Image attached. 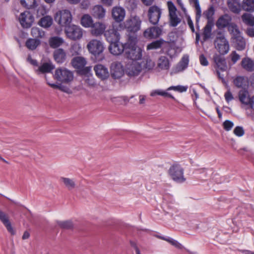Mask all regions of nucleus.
Wrapping results in <instances>:
<instances>
[{"instance_id":"46","label":"nucleus","mask_w":254,"mask_h":254,"mask_svg":"<svg viewBox=\"0 0 254 254\" xmlns=\"http://www.w3.org/2000/svg\"><path fill=\"white\" fill-rule=\"evenodd\" d=\"M31 35L35 38H43L45 35V32L38 27H33L31 30Z\"/></svg>"},{"instance_id":"1","label":"nucleus","mask_w":254,"mask_h":254,"mask_svg":"<svg viewBox=\"0 0 254 254\" xmlns=\"http://www.w3.org/2000/svg\"><path fill=\"white\" fill-rule=\"evenodd\" d=\"M137 38L135 34L129 35L126 42L125 56L128 59L137 61L142 56V50L137 46Z\"/></svg>"},{"instance_id":"30","label":"nucleus","mask_w":254,"mask_h":254,"mask_svg":"<svg viewBox=\"0 0 254 254\" xmlns=\"http://www.w3.org/2000/svg\"><path fill=\"white\" fill-rule=\"evenodd\" d=\"M86 60L82 57H76L72 59L71 64L72 66L77 69H81L86 64Z\"/></svg>"},{"instance_id":"51","label":"nucleus","mask_w":254,"mask_h":254,"mask_svg":"<svg viewBox=\"0 0 254 254\" xmlns=\"http://www.w3.org/2000/svg\"><path fill=\"white\" fill-rule=\"evenodd\" d=\"M112 101L119 104H126L129 102V99L127 97L122 96L115 97L112 99Z\"/></svg>"},{"instance_id":"55","label":"nucleus","mask_w":254,"mask_h":254,"mask_svg":"<svg viewBox=\"0 0 254 254\" xmlns=\"http://www.w3.org/2000/svg\"><path fill=\"white\" fill-rule=\"evenodd\" d=\"M233 126V123L229 120H226L223 123V127L227 131L230 130Z\"/></svg>"},{"instance_id":"21","label":"nucleus","mask_w":254,"mask_h":254,"mask_svg":"<svg viewBox=\"0 0 254 254\" xmlns=\"http://www.w3.org/2000/svg\"><path fill=\"white\" fill-rule=\"evenodd\" d=\"M104 36L110 44L120 41V36L117 30L114 27L109 29L104 32Z\"/></svg>"},{"instance_id":"22","label":"nucleus","mask_w":254,"mask_h":254,"mask_svg":"<svg viewBox=\"0 0 254 254\" xmlns=\"http://www.w3.org/2000/svg\"><path fill=\"white\" fill-rule=\"evenodd\" d=\"M94 70L96 75L101 80H105L109 76L108 68L101 64H98L94 66Z\"/></svg>"},{"instance_id":"36","label":"nucleus","mask_w":254,"mask_h":254,"mask_svg":"<svg viewBox=\"0 0 254 254\" xmlns=\"http://www.w3.org/2000/svg\"><path fill=\"white\" fill-rule=\"evenodd\" d=\"M190 3H193V6L195 9V20L196 23L197 24L199 22L200 17L201 16V10L199 5L198 0H189Z\"/></svg>"},{"instance_id":"18","label":"nucleus","mask_w":254,"mask_h":254,"mask_svg":"<svg viewBox=\"0 0 254 254\" xmlns=\"http://www.w3.org/2000/svg\"><path fill=\"white\" fill-rule=\"evenodd\" d=\"M112 16L114 20L118 23L124 20L126 16V10L122 6H114L112 10Z\"/></svg>"},{"instance_id":"31","label":"nucleus","mask_w":254,"mask_h":254,"mask_svg":"<svg viewBox=\"0 0 254 254\" xmlns=\"http://www.w3.org/2000/svg\"><path fill=\"white\" fill-rule=\"evenodd\" d=\"M141 64L142 70L149 71L155 66V63L149 57L144 58L140 63Z\"/></svg>"},{"instance_id":"12","label":"nucleus","mask_w":254,"mask_h":254,"mask_svg":"<svg viewBox=\"0 0 254 254\" xmlns=\"http://www.w3.org/2000/svg\"><path fill=\"white\" fill-rule=\"evenodd\" d=\"M161 9L156 5H153L149 7L148 11V16L150 23L152 24H157L161 15Z\"/></svg>"},{"instance_id":"34","label":"nucleus","mask_w":254,"mask_h":254,"mask_svg":"<svg viewBox=\"0 0 254 254\" xmlns=\"http://www.w3.org/2000/svg\"><path fill=\"white\" fill-rule=\"evenodd\" d=\"M60 181L68 190H73L76 187L75 181L74 179L61 177Z\"/></svg>"},{"instance_id":"33","label":"nucleus","mask_w":254,"mask_h":254,"mask_svg":"<svg viewBox=\"0 0 254 254\" xmlns=\"http://www.w3.org/2000/svg\"><path fill=\"white\" fill-rule=\"evenodd\" d=\"M64 43V40L60 37L54 36L49 40V44L52 48H57L61 46Z\"/></svg>"},{"instance_id":"8","label":"nucleus","mask_w":254,"mask_h":254,"mask_svg":"<svg viewBox=\"0 0 254 254\" xmlns=\"http://www.w3.org/2000/svg\"><path fill=\"white\" fill-rule=\"evenodd\" d=\"M141 21L137 16H131L124 22V26L127 32L134 34L140 29Z\"/></svg>"},{"instance_id":"9","label":"nucleus","mask_w":254,"mask_h":254,"mask_svg":"<svg viewBox=\"0 0 254 254\" xmlns=\"http://www.w3.org/2000/svg\"><path fill=\"white\" fill-rule=\"evenodd\" d=\"M169 174L172 179L175 182L182 183L185 181L184 176V170L178 165H174L171 166L169 170Z\"/></svg>"},{"instance_id":"50","label":"nucleus","mask_w":254,"mask_h":254,"mask_svg":"<svg viewBox=\"0 0 254 254\" xmlns=\"http://www.w3.org/2000/svg\"><path fill=\"white\" fill-rule=\"evenodd\" d=\"M162 44L163 43L161 41L156 40L148 44L147 46V50H150L159 49L161 47Z\"/></svg>"},{"instance_id":"59","label":"nucleus","mask_w":254,"mask_h":254,"mask_svg":"<svg viewBox=\"0 0 254 254\" xmlns=\"http://www.w3.org/2000/svg\"><path fill=\"white\" fill-rule=\"evenodd\" d=\"M27 61L29 62L31 64L34 66L35 67H37L38 66L37 61L36 60L33 59L30 55H29L27 58Z\"/></svg>"},{"instance_id":"63","label":"nucleus","mask_w":254,"mask_h":254,"mask_svg":"<svg viewBox=\"0 0 254 254\" xmlns=\"http://www.w3.org/2000/svg\"><path fill=\"white\" fill-rule=\"evenodd\" d=\"M187 22H188V24L189 27L190 28V29H191V31L192 32H194L195 30H194V27L193 26V23L190 17L188 18Z\"/></svg>"},{"instance_id":"17","label":"nucleus","mask_w":254,"mask_h":254,"mask_svg":"<svg viewBox=\"0 0 254 254\" xmlns=\"http://www.w3.org/2000/svg\"><path fill=\"white\" fill-rule=\"evenodd\" d=\"M54 68V65L51 62H46L41 63L37 67H34V70L37 74L40 75L41 74L50 73Z\"/></svg>"},{"instance_id":"44","label":"nucleus","mask_w":254,"mask_h":254,"mask_svg":"<svg viewBox=\"0 0 254 254\" xmlns=\"http://www.w3.org/2000/svg\"><path fill=\"white\" fill-rule=\"evenodd\" d=\"M234 42L235 43L238 50L241 51L245 49L246 42L245 39L242 36L234 39Z\"/></svg>"},{"instance_id":"23","label":"nucleus","mask_w":254,"mask_h":254,"mask_svg":"<svg viewBox=\"0 0 254 254\" xmlns=\"http://www.w3.org/2000/svg\"><path fill=\"white\" fill-rule=\"evenodd\" d=\"M0 220L6 228L7 230L12 235L15 234V232L11 225L7 215L0 209Z\"/></svg>"},{"instance_id":"52","label":"nucleus","mask_w":254,"mask_h":254,"mask_svg":"<svg viewBox=\"0 0 254 254\" xmlns=\"http://www.w3.org/2000/svg\"><path fill=\"white\" fill-rule=\"evenodd\" d=\"M57 224L59 227L63 229H70L73 226L72 223L70 221H59L57 222Z\"/></svg>"},{"instance_id":"14","label":"nucleus","mask_w":254,"mask_h":254,"mask_svg":"<svg viewBox=\"0 0 254 254\" xmlns=\"http://www.w3.org/2000/svg\"><path fill=\"white\" fill-rule=\"evenodd\" d=\"M124 69L123 65L120 62H113L111 65V74L114 79H119L124 74Z\"/></svg>"},{"instance_id":"47","label":"nucleus","mask_w":254,"mask_h":254,"mask_svg":"<svg viewBox=\"0 0 254 254\" xmlns=\"http://www.w3.org/2000/svg\"><path fill=\"white\" fill-rule=\"evenodd\" d=\"M21 4L28 9L34 8L36 5L35 0H20Z\"/></svg>"},{"instance_id":"7","label":"nucleus","mask_w":254,"mask_h":254,"mask_svg":"<svg viewBox=\"0 0 254 254\" xmlns=\"http://www.w3.org/2000/svg\"><path fill=\"white\" fill-rule=\"evenodd\" d=\"M188 87L186 86L182 85H177V86H172L169 87L167 89L166 91H164L161 89H157L153 90L150 93L151 96H155L156 95H160L163 97H169L173 99H175L174 97L172 95L169 93L167 92V91L169 90H174L175 91H177L179 92H186L187 90Z\"/></svg>"},{"instance_id":"19","label":"nucleus","mask_w":254,"mask_h":254,"mask_svg":"<svg viewBox=\"0 0 254 254\" xmlns=\"http://www.w3.org/2000/svg\"><path fill=\"white\" fill-rule=\"evenodd\" d=\"M162 30L158 27H150L147 28L143 33L144 37L149 39H156L162 34Z\"/></svg>"},{"instance_id":"20","label":"nucleus","mask_w":254,"mask_h":254,"mask_svg":"<svg viewBox=\"0 0 254 254\" xmlns=\"http://www.w3.org/2000/svg\"><path fill=\"white\" fill-rule=\"evenodd\" d=\"M126 47V43L123 44L118 41L111 43L109 49L111 54L117 56L122 54L124 52L125 53Z\"/></svg>"},{"instance_id":"10","label":"nucleus","mask_w":254,"mask_h":254,"mask_svg":"<svg viewBox=\"0 0 254 254\" xmlns=\"http://www.w3.org/2000/svg\"><path fill=\"white\" fill-rule=\"evenodd\" d=\"M67 37L72 40L81 39L83 35V31L79 26L71 25L67 26L65 29Z\"/></svg>"},{"instance_id":"2","label":"nucleus","mask_w":254,"mask_h":254,"mask_svg":"<svg viewBox=\"0 0 254 254\" xmlns=\"http://www.w3.org/2000/svg\"><path fill=\"white\" fill-rule=\"evenodd\" d=\"M215 64V69L218 78L224 83L225 76L227 75V65L224 57L221 55L215 54L213 56Z\"/></svg>"},{"instance_id":"27","label":"nucleus","mask_w":254,"mask_h":254,"mask_svg":"<svg viewBox=\"0 0 254 254\" xmlns=\"http://www.w3.org/2000/svg\"><path fill=\"white\" fill-rule=\"evenodd\" d=\"M231 21V17L228 14H224L220 17L217 20L216 25L219 29L229 26Z\"/></svg>"},{"instance_id":"61","label":"nucleus","mask_w":254,"mask_h":254,"mask_svg":"<svg viewBox=\"0 0 254 254\" xmlns=\"http://www.w3.org/2000/svg\"><path fill=\"white\" fill-rule=\"evenodd\" d=\"M146 99V96L140 94L139 95V105H144Z\"/></svg>"},{"instance_id":"38","label":"nucleus","mask_w":254,"mask_h":254,"mask_svg":"<svg viewBox=\"0 0 254 254\" xmlns=\"http://www.w3.org/2000/svg\"><path fill=\"white\" fill-rule=\"evenodd\" d=\"M213 25V21H207L206 25L204 27V30L203 32L204 40H206L210 37Z\"/></svg>"},{"instance_id":"64","label":"nucleus","mask_w":254,"mask_h":254,"mask_svg":"<svg viewBox=\"0 0 254 254\" xmlns=\"http://www.w3.org/2000/svg\"><path fill=\"white\" fill-rule=\"evenodd\" d=\"M248 81H249V85L250 84V85L254 87V73L252 74L249 78H248Z\"/></svg>"},{"instance_id":"48","label":"nucleus","mask_w":254,"mask_h":254,"mask_svg":"<svg viewBox=\"0 0 254 254\" xmlns=\"http://www.w3.org/2000/svg\"><path fill=\"white\" fill-rule=\"evenodd\" d=\"M47 83L50 87H51L53 88L58 89H59L64 92H65V93H70V89L68 88H67L64 85H62L61 84L57 85L55 83H51L49 82L48 81H47Z\"/></svg>"},{"instance_id":"15","label":"nucleus","mask_w":254,"mask_h":254,"mask_svg":"<svg viewBox=\"0 0 254 254\" xmlns=\"http://www.w3.org/2000/svg\"><path fill=\"white\" fill-rule=\"evenodd\" d=\"M142 71L141 64L138 62H132L126 70V74L130 77L138 76Z\"/></svg>"},{"instance_id":"25","label":"nucleus","mask_w":254,"mask_h":254,"mask_svg":"<svg viewBox=\"0 0 254 254\" xmlns=\"http://www.w3.org/2000/svg\"><path fill=\"white\" fill-rule=\"evenodd\" d=\"M242 67L248 72L254 71V60L248 58H244L241 62Z\"/></svg>"},{"instance_id":"43","label":"nucleus","mask_w":254,"mask_h":254,"mask_svg":"<svg viewBox=\"0 0 254 254\" xmlns=\"http://www.w3.org/2000/svg\"><path fill=\"white\" fill-rule=\"evenodd\" d=\"M243 21L247 25L254 26V16L250 13H244L242 16Z\"/></svg>"},{"instance_id":"45","label":"nucleus","mask_w":254,"mask_h":254,"mask_svg":"<svg viewBox=\"0 0 254 254\" xmlns=\"http://www.w3.org/2000/svg\"><path fill=\"white\" fill-rule=\"evenodd\" d=\"M214 8L213 6L210 7L202 14V16L207 19V21H213V16L214 14Z\"/></svg>"},{"instance_id":"56","label":"nucleus","mask_w":254,"mask_h":254,"mask_svg":"<svg viewBox=\"0 0 254 254\" xmlns=\"http://www.w3.org/2000/svg\"><path fill=\"white\" fill-rule=\"evenodd\" d=\"M168 6L169 11V14L176 13L177 9L172 2L168 1Z\"/></svg>"},{"instance_id":"3","label":"nucleus","mask_w":254,"mask_h":254,"mask_svg":"<svg viewBox=\"0 0 254 254\" xmlns=\"http://www.w3.org/2000/svg\"><path fill=\"white\" fill-rule=\"evenodd\" d=\"M54 77L62 83H69L73 79V74L65 67H59L55 70Z\"/></svg>"},{"instance_id":"24","label":"nucleus","mask_w":254,"mask_h":254,"mask_svg":"<svg viewBox=\"0 0 254 254\" xmlns=\"http://www.w3.org/2000/svg\"><path fill=\"white\" fill-rule=\"evenodd\" d=\"M106 28L104 23L100 22H96L91 26V33L94 36H98L105 32Z\"/></svg>"},{"instance_id":"35","label":"nucleus","mask_w":254,"mask_h":254,"mask_svg":"<svg viewBox=\"0 0 254 254\" xmlns=\"http://www.w3.org/2000/svg\"><path fill=\"white\" fill-rule=\"evenodd\" d=\"M228 7L231 11L235 13H239L241 11V5L237 0H228Z\"/></svg>"},{"instance_id":"26","label":"nucleus","mask_w":254,"mask_h":254,"mask_svg":"<svg viewBox=\"0 0 254 254\" xmlns=\"http://www.w3.org/2000/svg\"><path fill=\"white\" fill-rule=\"evenodd\" d=\"M233 83L238 88H245L249 86L248 77L242 75L237 76L234 79Z\"/></svg>"},{"instance_id":"57","label":"nucleus","mask_w":254,"mask_h":254,"mask_svg":"<svg viewBox=\"0 0 254 254\" xmlns=\"http://www.w3.org/2000/svg\"><path fill=\"white\" fill-rule=\"evenodd\" d=\"M230 56L233 64H235L240 59V55L235 51H233L231 54Z\"/></svg>"},{"instance_id":"39","label":"nucleus","mask_w":254,"mask_h":254,"mask_svg":"<svg viewBox=\"0 0 254 254\" xmlns=\"http://www.w3.org/2000/svg\"><path fill=\"white\" fill-rule=\"evenodd\" d=\"M228 30L232 35V38L235 39L241 37V34L238 26L235 24H231L228 26Z\"/></svg>"},{"instance_id":"5","label":"nucleus","mask_w":254,"mask_h":254,"mask_svg":"<svg viewBox=\"0 0 254 254\" xmlns=\"http://www.w3.org/2000/svg\"><path fill=\"white\" fill-rule=\"evenodd\" d=\"M215 48L221 55H225L229 51V44L224 34L218 33L214 41Z\"/></svg>"},{"instance_id":"6","label":"nucleus","mask_w":254,"mask_h":254,"mask_svg":"<svg viewBox=\"0 0 254 254\" xmlns=\"http://www.w3.org/2000/svg\"><path fill=\"white\" fill-rule=\"evenodd\" d=\"M55 19L61 26L66 27L71 22L72 16L69 10L63 9L56 13Z\"/></svg>"},{"instance_id":"58","label":"nucleus","mask_w":254,"mask_h":254,"mask_svg":"<svg viewBox=\"0 0 254 254\" xmlns=\"http://www.w3.org/2000/svg\"><path fill=\"white\" fill-rule=\"evenodd\" d=\"M199 62L200 64L203 66H207L208 65V62L206 58L203 54L199 56Z\"/></svg>"},{"instance_id":"13","label":"nucleus","mask_w":254,"mask_h":254,"mask_svg":"<svg viewBox=\"0 0 254 254\" xmlns=\"http://www.w3.org/2000/svg\"><path fill=\"white\" fill-rule=\"evenodd\" d=\"M18 19L23 28H28L32 26L34 18L29 11H25L20 14Z\"/></svg>"},{"instance_id":"16","label":"nucleus","mask_w":254,"mask_h":254,"mask_svg":"<svg viewBox=\"0 0 254 254\" xmlns=\"http://www.w3.org/2000/svg\"><path fill=\"white\" fill-rule=\"evenodd\" d=\"M189 63V56L184 55L180 62L173 68L172 73H177L183 72L188 66Z\"/></svg>"},{"instance_id":"60","label":"nucleus","mask_w":254,"mask_h":254,"mask_svg":"<svg viewBox=\"0 0 254 254\" xmlns=\"http://www.w3.org/2000/svg\"><path fill=\"white\" fill-rule=\"evenodd\" d=\"M225 100L227 102H229L233 99L232 94L230 91H227L224 95Z\"/></svg>"},{"instance_id":"62","label":"nucleus","mask_w":254,"mask_h":254,"mask_svg":"<svg viewBox=\"0 0 254 254\" xmlns=\"http://www.w3.org/2000/svg\"><path fill=\"white\" fill-rule=\"evenodd\" d=\"M170 244L178 249H181L183 248L182 245L180 243H179L177 241L174 239L172 240Z\"/></svg>"},{"instance_id":"29","label":"nucleus","mask_w":254,"mask_h":254,"mask_svg":"<svg viewBox=\"0 0 254 254\" xmlns=\"http://www.w3.org/2000/svg\"><path fill=\"white\" fill-rule=\"evenodd\" d=\"M92 13L95 17L102 19L105 16L106 9L101 5H96L92 8Z\"/></svg>"},{"instance_id":"53","label":"nucleus","mask_w":254,"mask_h":254,"mask_svg":"<svg viewBox=\"0 0 254 254\" xmlns=\"http://www.w3.org/2000/svg\"><path fill=\"white\" fill-rule=\"evenodd\" d=\"M81 51V47L79 44H73L71 49L70 52L73 55H78Z\"/></svg>"},{"instance_id":"41","label":"nucleus","mask_w":254,"mask_h":254,"mask_svg":"<svg viewBox=\"0 0 254 254\" xmlns=\"http://www.w3.org/2000/svg\"><path fill=\"white\" fill-rule=\"evenodd\" d=\"M40 44V41L36 39H28L26 42V46L31 50H35Z\"/></svg>"},{"instance_id":"11","label":"nucleus","mask_w":254,"mask_h":254,"mask_svg":"<svg viewBox=\"0 0 254 254\" xmlns=\"http://www.w3.org/2000/svg\"><path fill=\"white\" fill-rule=\"evenodd\" d=\"M87 48L89 52L95 56L100 55L104 50L103 43L96 39L91 40L88 43Z\"/></svg>"},{"instance_id":"40","label":"nucleus","mask_w":254,"mask_h":254,"mask_svg":"<svg viewBox=\"0 0 254 254\" xmlns=\"http://www.w3.org/2000/svg\"><path fill=\"white\" fill-rule=\"evenodd\" d=\"M53 18L50 16H45L41 18L39 21V25L44 28H48L53 24Z\"/></svg>"},{"instance_id":"42","label":"nucleus","mask_w":254,"mask_h":254,"mask_svg":"<svg viewBox=\"0 0 254 254\" xmlns=\"http://www.w3.org/2000/svg\"><path fill=\"white\" fill-rule=\"evenodd\" d=\"M243 9L247 11H254V0H243L242 4Z\"/></svg>"},{"instance_id":"28","label":"nucleus","mask_w":254,"mask_h":254,"mask_svg":"<svg viewBox=\"0 0 254 254\" xmlns=\"http://www.w3.org/2000/svg\"><path fill=\"white\" fill-rule=\"evenodd\" d=\"M170 64L169 60L165 56H161L157 61V67L159 70H168L170 68Z\"/></svg>"},{"instance_id":"49","label":"nucleus","mask_w":254,"mask_h":254,"mask_svg":"<svg viewBox=\"0 0 254 254\" xmlns=\"http://www.w3.org/2000/svg\"><path fill=\"white\" fill-rule=\"evenodd\" d=\"M170 25L172 26H176L180 22L181 19L178 17L176 13L169 14Z\"/></svg>"},{"instance_id":"4","label":"nucleus","mask_w":254,"mask_h":254,"mask_svg":"<svg viewBox=\"0 0 254 254\" xmlns=\"http://www.w3.org/2000/svg\"><path fill=\"white\" fill-rule=\"evenodd\" d=\"M254 95L250 97L248 91L246 90H242L239 92V100L243 106L245 107L247 115L250 117L253 116L252 111L250 112L249 111L251 110V109L253 106L252 102L254 101Z\"/></svg>"},{"instance_id":"54","label":"nucleus","mask_w":254,"mask_h":254,"mask_svg":"<svg viewBox=\"0 0 254 254\" xmlns=\"http://www.w3.org/2000/svg\"><path fill=\"white\" fill-rule=\"evenodd\" d=\"M234 133L238 136H242L244 134V130L241 127H236L234 129Z\"/></svg>"},{"instance_id":"32","label":"nucleus","mask_w":254,"mask_h":254,"mask_svg":"<svg viewBox=\"0 0 254 254\" xmlns=\"http://www.w3.org/2000/svg\"><path fill=\"white\" fill-rule=\"evenodd\" d=\"M55 60L58 63H63L66 58V54L63 49L56 50L54 53Z\"/></svg>"},{"instance_id":"37","label":"nucleus","mask_w":254,"mask_h":254,"mask_svg":"<svg viewBox=\"0 0 254 254\" xmlns=\"http://www.w3.org/2000/svg\"><path fill=\"white\" fill-rule=\"evenodd\" d=\"M93 24V20L91 16L88 14H84L81 18V24L84 27H91Z\"/></svg>"}]
</instances>
